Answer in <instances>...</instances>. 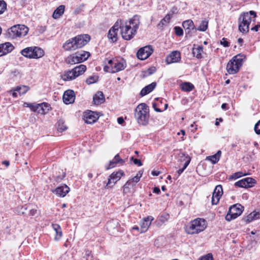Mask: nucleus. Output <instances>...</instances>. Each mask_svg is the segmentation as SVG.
I'll return each instance as SVG.
<instances>
[{
    "label": "nucleus",
    "instance_id": "nucleus-1",
    "mask_svg": "<svg viewBox=\"0 0 260 260\" xmlns=\"http://www.w3.org/2000/svg\"><path fill=\"white\" fill-rule=\"evenodd\" d=\"M140 24V16L135 15L128 22L119 26L122 38L125 40H131L136 35Z\"/></svg>",
    "mask_w": 260,
    "mask_h": 260
},
{
    "label": "nucleus",
    "instance_id": "nucleus-2",
    "mask_svg": "<svg viewBox=\"0 0 260 260\" xmlns=\"http://www.w3.org/2000/svg\"><path fill=\"white\" fill-rule=\"evenodd\" d=\"M89 35H80L68 40L63 45L62 48L66 51H74L86 45L90 40Z\"/></svg>",
    "mask_w": 260,
    "mask_h": 260
},
{
    "label": "nucleus",
    "instance_id": "nucleus-3",
    "mask_svg": "<svg viewBox=\"0 0 260 260\" xmlns=\"http://www.w3.org/2000/svg\"><path fill=\"white\" fill-rule=\"evenodd\" d=\"M256 16V13L254 11L242 13L238 18L239 30L243 34L248 33L251 21H255L252 18L255 19Z\"/></svg>",
    "mask_w": 260,
    "mask_h": 260
},
{
    "label": "nucleus",
    "instance_id": "nucleus-4",
    "mask_svg": "<svg viewBox=\"0 0 260 260\" xmlns=\"http://www.w3.org/2000/svg\"><path fill=\"white\" fill-rule=\"evenodd\" d=\"M149 107L145 103L140 104L136 107L135 110V117L139 124H147L149 119Z\"/></svg>",
    "mask_w": 260,
    "mask_h": 260
},
{
    "label": "nucleus",
    "instance_id": "nucleus-5",
    "mask_svg": "<svg viewBox=\"0 0 260 260\" xmlns=\"http://www.w3.org/2000/svg\"><path fill=\"white\" fill-rule=\"evenodd\" d=\"M206 227V221L203 218H197L186 226L185 231L189 234H198L203 231Z\"/></svg>",
    "mask_w": 260,
    "mask_h": 260
},
{
    "label": "nucleus",
    "instance_id": "nucleus-6",
    "mask_svg": "<svg viewBox=\"0 0 260 260\" xmlns=\"http://www.w3.org/2000/svg\"><path fill=\"white\" fill-rule=\"evenodd\" d=\"M90 55V54L89 52L80 50L69 55L67 58L66 61L67 63L71 64L81 63L86 60Z\"/></svg>",
    "mask_w": 260,
    "mask_h": 260
},
{
    "label": "nucleus",
    "instance_id": "nucleus-7",
    "mask_svg": "<svg viewBox=\"0 0 260 260\" xmlns=\"http://www.w3.org/2000/svg\"><path fill=\"white\" fill-rule=\"evenodd\" d=\"M108 63V64L104 68V71L107 72L116 73L124 70L125 68V65L123 62H120L117 60L110 59Z\"/></svg>",
    "mask_w": 260,
    "mask_h": 260
},
{
    "label": "nucleus",
    "instance_id": "nucleus-8",
    "mask_svg": "<svg viewBox=\"0 0 260 260\" xmlns=\"http://www.w3.org/2000/svg\"><path fill=\"white\" fill-rule=\"evenodd\" d=\"M243 208L244 207L240 204H237L233 205L230 208L229 212L225 216V219L230 221L236 218L242 214Z\"/></svg>",
    "mask_w": 260,
    "mask_h": 260
},
{
    "label": "nucleus",
    "instance_id": "nucleus-9",
    "mask_svg": "<svg viewBox=\"0 0 260 260\" xmlns=\"http://www.w3.org/2000/svg\"><path fill=\"white\" fill-rule=\"evenodd\" d=\"M124 175L123 171L119 170L118 172H114L112 173L108 178V181L106 184V187L108 188L112 187L120 179L121 177Z\"/></svg>",
    "mask_w": 260,
    "mask_h": 260
},
{
    "label": "nucleus",
    "instance_id": "nucleus-10",
    "mask_svg": "<svg viewBox=\"0 0 260 260\" xmlns=\"http://www.w3.org/2000/svg\"><path fill=\"white\" fill-rule=\"evenodd\" d=\"M153 49L151 46H146L141 48L137 53V57L141 60H145L148 58L153 53Z\"/></svg>",
    "mask_w": 260,
    "mask_h": 260
},
{
    "label": "nucleus",
    "instance_id": "nucleus-11",
    "mask_svg": "<svg viewBox=\"0 0 260 260\" xmlns=\"http://www.w3.org/2000/svg\"><path fill=\"white\" fill-rule=\"evenodd\" d=\"M182 26L184 29L186 37H190L192 36V33L197 30L193 22L188 19L183 22Z\"/></svg>",
    "mask_w": 260,
    "mask_h": 260
},
{
    "label": "nucleus",
    "instance_id": "nucleus-12",
    "mask_svg": "<svg viewBox=\"0 0 260 260\" xmlns=\"http://www.w3.org/2000/svg\"><path fill=\"white\" fill-rule=\"evenodd\" d=\"M256 183V181L252 178L247 177L241 179L235 183V186L239 187H252Z\"/></svg>",
    "mask_w": 260,
    "mask_h": 260
},
{
    "label": "nucleus",
    "instance_id": "nucleus-13",
    "mask_svg": "<svg viewBox=\"0 0 260 260\" xmlns=\"http://www.w3.org/2000/svg\"><path fill=\"white\" fill-rule=\"evenodd\" d=\"M119 26L117 23L109 29L108 33V38L111 42L115 43L118 40V32Z\"/></svg>",
    "mask_w": 260,
    "mask_h": 260
},
{
    "label": "nucleus",
    "instance_id": "nucleus-14",
    "mask_svg": "<svg viewBox=\"0 0 260 260\" xmlns=\"http://www.w3.org/2000/svg\"><path fill=\"white\" fill-rule=\"evenodd\" d=\"M180 60L181 54L178 51H172L166 58V62L167 64L178 62Z\"/></svg>",
    "mask_w": 260,
    "mask_h": 260
},
{
    "label": "nucleus",
    "instance_id": "nucleus-15",
    "mask_svg": "<svg viewBox=\"0 0 260 260\" xmlns=\"http://www.w3.org/2000/svg\"><path fill=\"white\" fill-rule=\"evenodd\" d=\"M240 64L235 62L234 60L231 59L226 65V71L230 74H235L238 73L240 68Z\"/></svg>",
    "mask_w": 260,
    "mask_h": 260
},
{
    "label": "nucleus",
    "instance_id": "nucleus-16",
    "mask_svg": "<svg viewBox=\"0 0 260 260\" xmlns=\"http://www.w3.org/2000/svg\"><path fill=\"white\" fill-rule=\"evenodd\" d=\"M222 194V188L221 185H217L212 193V203L213 205H217L218 204Z\"/></svg>",
    "mask_w": 260,
    "mask_h": 260
},
{
    "label": "nucleus",
    "instance_id": "nucleus-17",
    "mask_svg": "<svg viewBox=\"0 0 260 260\" xmlns=\"http://www.w3.org/2000/svg\"><path fill=\"white\" fill-rule=\"evenodd\" d=\"M63 101L66 104L73 103L75 99V92L72 90H66L63 95Z\"/></svg>",
    "mask_w": 260,
    "mask_h": 260
},
{
    "label": "nucleus",
    "instance_id": "nucleus-18",
    "mask_svg": "<svg viewBox=\"0 0 260 260\" xmlns=\"http://www.w3.org/2000/svg\"><path fill=\"white\" fill-rule=\"evenodd\" d=\"M14 49V46L10 42L0 44V56L11 52Z\"/></svg>",
    "mask_w": 260,
    "mask_h": 260
},
{
    "label": "nucleus",
    "instance_id": "nucleus-19",
    "mask_svg": "<svg viewBox=\"0 0 260 260\" xmlns=\"http://www.w3.org/2000/svg\"><path fill=\"white\" fill-rule=\"evenodd\" d=\"M203 49L204 47L203 46L194 44L192 48V53L193 56L199 59L203 58V54L204 53Z\"/></svg>",
    "mask_w": 260,
    "mask_h": 260
},
{
    "label": "nucleus",
    "instance_id": "nucleus-20",
    "mask_svg": "<svg viewBox=\"0 0 260 260\" xmlns=\"http://www.w3.org/2000/svg\"><path fill=\"white\" fill-rule=\"evenodd\" d=\"M51 109L50 105L46 103H42L37 104L36 112L41 114H45L48 113Z\"/></svg>",
    "mask_w": 260,
    "mask_h": 260
},
{
    "label": "nucleus",
    "instance_id": "nucleus-21",
    "mask_svg": "<svg viewBox=\"0 0 260 260\" xmlns=\"http://www.w3.org/2000/svg\"><path fill=\"white\" fill-rule=\"evenodd\" d=\"M69 187L67 185H64L63 186L57 187L53 192H55L59 197H64L66 196L67 193L69 192Z\"/></svg>",
    "mask_w": 260,
    "mask_h": 260
},
{
    "label": "nucleus",
    "instance_id": "nucleus-22",
    "mask_svg": "<svg viewBox=\"0 0 260 260\" xmlns=\"http://www.w3.org/2000/svg\"><path fill=\"white\" fill-rule=\"evenodd\" d=\"M105 101V96L103 92L99 91L93 97V102L95 105H100Z\"/></svg>",
    "mask_w": 260,
    "mask_h": 260
},
{
    "label": "nucleus",
    "instance_id": "nucleus-23",
    "mask_svg": "<svg viewBox=\"0 0 260 260\" xmlns=\"http://www.w3.org/2000/svg\"><path fill=\"white\" fill-rule=\"evenodd\" d=\"M156 86V82H154L144 87L140 92L142 96H144L153 90Z\"/></svg>",
    "mask_w": 260,
    "mask_h": 260
},
{
    "label": "nucleus",
    "instance_id": "nucleus-24",
    "mask_svg": "<svg viewBox=\"0 0 260 260\" xmlns=\"http://www.w3.org/2000/svg\"><path fill=\"white\" fill-rule=\"evenodd\" d=\"M21 29L19 28V25H14L12 26L9 29V34L11 36L12 38H15L17 37L21 36Z\"/></svg>",
    "mask_w": 260,
    "mask_h": 260
},
{
    "label": "nucleus",
    "instance_id": "nucleus-25",
    "mask_svg": "<svg viewBox=\"0 0 260 260\" xmlns=\"http://www.w3.org/2000/svg\"><path fill=\"white\" fill-rule=\"evenodd\" d=\"M153 219L152 216H148L145 218L143 222L141 224L140 233L145 232L151 224V221Z\"/></svg>",
    "mask_w": 260,
    "mask_h": 260
},
{
    "label": "nucleus",
    "instance_id": "nucleus-26",
    "mask_svg": "<svg viewBox=\"0 0 260 260\" xmlns=\"http://www.w3.org/2000/svg\"><path fill=\"white\" fill-rule=\"evenodd\" d=\"M52 228L56 232V235L54 237V240L56 241L59 240L62 236V232L60 226L56 223H53L52 224Z\"/></svg>",
    "mask_w": 260,
    "mask_h": 260
},
{
    "label": "nucleus",
    "instance_id": "nucleus-27",
    "mask_svg": "<svg viewBox=\"0 0 260 260\" xmlns=\"http://www.w3.org/2000/svg\"><path fill=\"white\" fill-rule=\"evenodd\" d=\"M72 70L76 78L79 76L82 75L85 72L86 70V67L84 64H80Z\"/></svg>",
    "mask_w": 260,
    "mask_h": 260
},
{
    "label": "nucleus",
    "instance_id": "nucleus-28",
    "mask_svg": "<svg viewBox=\"0 0 260 260\" xmlns=\"http://www.w3.org/2000/svg\"><path fill=\"white\" fill-rule=\"evenodd\" d=\"M65 7L64 5L59 6L53 12L52 17L54 19H58L62 15L64 12Z\"/></svg>",
    "mask_w": 260,
    "mask_h": 260
},
{
    "label": "nucleus",
    "instance_id": "nucleus-29",
    "mask_svg": "<svg viewBox=\"0 0 260 260\" xmlns=\"http://www.w3.org/2000/svg\"><path fill=\"white\" fill-rule=\"evenodd\" d=\"M34 51L32 52V58H39L44 55V51L41 48L38 47H33Z\"/></svg>",
    "mask_w": 260,
    "mask_h": 260
},
{
    "label": "nucleus",
    "instance_id": "nucleus-30",
    "mask_svg": "<svg viewBox=\"0 0 260 260\" xmlns=\"http://www.w3.org/2000/svg\"><path fill=\"white\" fill-rule=\"evenodd\" d=\"M61 78L64 81H70L75 79L76 78V76H75L73 70H72L65 72L63 75H62Z\"/></svg>",
    "mask_w": 260,
    "mask_h": 260
},
{
    "label": "nucleus",
    "instance_id": "nucleus-31",
    "mask_svg": "<svg viewBox=\"0 0 260 260\" xmlns=\"http://www.w3.org/2000/svg\"><path fill=\"white\" fill-rule=\"evenodd\" d=\"M194 88V85L192 83L188 82H184L180 85L181 89L184 91L190 92L192 91Z\"/></svg>",
    "mask_w": 260,
    "mask_h": 260
},
{
    "label": "nucleus",
    "instance_id": "nucleus-32",
    "mask_svg": "<svg viewBox=\"0 0 260 260\" xmlns=\"http://www.w3.org/2000/svg\"><path fill=\"white\" fill-rule=\"evenodd\" d=\"M221 152L220 150H218L216 154L214 155L207 156L206 157L207 160H209L212 162L213 164H215L217 163L219 161L220 157L221 156Z\"/></svg>",
    "mask_w": 260,
    "mask_h": 260
},
{
    "label": "nucleus",
    "instance_id": "nucleus-33",
    "mask_svg": "<svg viewBox=\"0 0 260 260\" xmlns=\"http://www.w3.org/2000/svg\"><path fill=\"white\" fill-rule=\"evenodd\" d=\"M34 51L33 47H29L22 49L21 51V53L24 57L32 58V52H33Z\"/></svg>",
    "mask_w": 260,
    "mask_h": 260
},
{
    "label": "nucleus",
    "instance_id": "nucleus-34",
    "mask_svg": "<svg viewBox=\"0 0 260 260\" xmlns=\"http://www.w3.org/2000/svg\"><path fill=\"white\" fill-rule=\"evenodd\" d=\"M66 174L63 170H59L58 172H56V174L54 175L53 177L55 181L59 182L61 181L65 177Z\"/></svg>",
    "mask_w": 260,
    "mask_h": 260
},
{
    "label": "nucleus",
    "instance_id": "nucleus-35",
    "mask_svg": "<svg viewBox=\"0 0 260 260\" xmlns=\"http://www.w3.org/2000/svg\"><path fill=\"white\" fill-rule=\"evenodd\" d=\"M94 113L93 112H91V113H89L86 117L85 122L88 124H91L96 121L98 119V117L93 115Z\"/></svg>",
    "mask_w": 260,
    "mask_h": 260
},
{
    "label": "nucleus",
    "instance_id": "nucleus-36",
    "mask_svg": "<svg viewBox=\"0 0 260 260\" xmlns=\"http://www.w3.org/2000/svg\"><path fill=\"white\" fill-rule=\"evenodd\" d=\"M29 89V87L27 86L22 85L16 87L15 91L19 93L20 94H24Z\"/></svg>",
    "mask_w": 260,
    "mask_h": 260
},
{
    "label": "nucleus",
    "instance_id": "nucleus-37",
    "mask_svg": "<svg viewBox=\"0 0 260 260\" xmlns=\"http://www.w3.org/2000/svg\"><path fill=\"white\" fill-rule=\"evenodd\" d=\"M208 21L206 20H203L201 21L200 25L197 28V30H199L202 31H205L208 28Z\"/></svg>",
    "mask_w": 260,
    "mask_h": 260
},
{
    "label": "nucleus",
    "instance_id": "nucleus-38",
    "mask_svg": "<svg viewBox=\"0 0 260 260\" xmlns=\"http://www.w3.org/2000/svg\"><path fill=\"white\" fill-rule=\"evenodd\" d=\"M67 127L64 125V122L62 120H59L57 124V131L60 133L67 129Z\"/></svg>",
    "mask_w": 260,
    "mask_h": 260
},
{
    "label": "nucleus",
    "instance_id": "nucleus-39",
    "mask_svg": "<svg viewBox=\"0 0 260 260\" xmlns=\"http://www.w3.org/2000/svg\"><path fill=\"white\" fill-rule=\"evenodd\" d=\"M118 224V222L117 221L113 220L107 222V228L108 230L110 231L112 229H114Z\"/></svg>",
    "mask_w": 260,
    "mask_h": 260
},
{
    "label": "nucleus",
    "instance_id": "nucleus-40",
    "mask_svg": "<svg viewBox=\"0 0 260 260\" xmlns=\"http://www.w3.org/2000/svg\"><path fill=\"white\" fill-rule=\"evenodd\" d=\"M98 81V77L95 76H91L89 77L86 80L87 84H91L96 82Z\"/></svg>",
    "mask_w": 260,
    "mask_h": 260
},
{
    "label": "nucleus",
    "instance_id": "nucleus-41",
    "mask_svg": "<svg viewBox=\"0 0 260 260\" xmlns=\"http://www.w3.org/2000/svg\"><path fill=\"white\" fill-rule=\"evenodd\" d=\"M245 175V174H243L242 172H238L236 173H234L232 175L230 176L229 177V180H232V179H237Z\"/></svg>",
    "mask_w": 260,
    "mask_h": 260
},
{
    "label": "nucleus",
    "instance_id": "nucleus-42",
    "mask_svg": "<svg viewBox=\"0 0 260 260\" xmlns=\"http://www.w3.org/2000/svg\"><path fill=\"white\" fill-rule=\"evenodd\" d=\"M243 55H241V54H238V55H236L234 56L232 59L234 60L235 61V62H237V63H239L240 64V67L242 65L243 62Z\"/></svg>",
    "mask_w": 260,
    "mask_h": 260
},
{
    "label": "nucleus",
    "instance_id": "nucleus-43",
    "mask_svg": "<svg viewBox=\"0 0 260 260\" xmlns=\"http://www.w3.org/2000/svg\"><path fill=\"white\" fill-rule=\"evenodd\" d=\"M156 71L155 67H151L145 72V76H150L154 73Z\"/></svg>",
    "mask_w": 260,
    "mask_h": 260
},
{
    "label": "nucleus",
    "instance_id": "nucleus-44",
    "mask_svg": "<svg viewBox=\"0 0 260 260\" xmlns=\"http://www.w3.org/2000/svg\"><path fill=\"white\" fill-rule=\"evenodd\" d=\"M7 8V4L3 1H0V14H3Z\"/></svg>",
    "mask_w": 260,
    "mask_h": 260
},
{
    "label": "nucleus",
    "instance_id": "nucleus-45",
    "mask_svg": "<svg viewBox=\"0 0 260 260\" xmlns=\"http://www.w3.org/2000/svg\"><path fill=\"white\" fill-rule=\"evenodd\" d=\"M169 216L168 214H164L161 215L158 219V222H160L161 223L166 222L169 218Z\"/></svg>",
    "mask_w": 260,
    "mask_h": 260
},
{
    "label": "nucleus",
    "instance_id": "nucleus-46",
    "mask_svg": "<svg viewBox=\"0 0 260 260\" xmlns=\"http://www.w3.org/2000/svg\"><path fill=\"white\" fill-rule=\"evenodd\" d=\"M19 25V28L21 29V36H25L27 34L28 30V27L23 25Z\"/></svg>",
    "mask_w": 260,
    "mask_h": 260
},
{
    "label": "nucleus",
    "instance_id": "nucleus-47",
    "mask_svg": "<svg viewBox=\"0 0 260 260\" xmlns=\"http://www.w3.org/2000/svg\"><path fill=\"white\" fill-rule=\"evenodd\" d=\"M175 34L178 36H182L183 35V29L179 26H175L174 27Z\"/></svg>",
    "mask_w": 260,
    "mask_h": 260
},
{
    "label": "nucleus",
    "instance_id": "nucleus-48",
    "mask_svg": "<svg viewBox=\"0 0 260 260\" xmlns=\"http://www.w3.org/2000/svg\"><path fill=\"white\" fill-rule=\"evenodd\" d=\"M85 257L86 260H93V256L91 254V251L89 250H85Z\"/></svg>",
    "mask_w": 260,
    "mask_h": 260
},
{
    "label": "nucleus",
    "instance_id": "nucleus-49",
    "mask_svg": "<svg viewBox=\"0 0 260 260\" xmlns=\"http://www.w3.org/2000/svg\"><path fill=\"white\" fill-rule=\"evenodd\" d=\"M198 260H213V258L211 253H208L201 257Z\"/></svg>",
    "mask_w": 260,
    "mask_h": 260
},
{
    "label": "nucleus",
    "instance_id": "nucleus-50",
    "mask_svg": "<svg viewBox=\"0 0 260 260\" xmlns=\"http://www.w3.org/2000/svg\"><path fill=\"white\" fill-rule=\"evenodd\" d=\"M113 159H114V161H116L117 164L122 165L125 162V160L120 158L119 154H117Z\"/></svg>",
    "mask_w": 260,
    "mask_h": 260
},
{
    "label": "nucleus",
    "instance_id": "nucleus-51",
    "mask_svg": "<svg viewBox=\"0 0 260 260\" xmlns=\"http://www.w3.org/2000/svg\"><path fill=\"white\" fill-rule=\"evenodd\" d=\"M254 215L251 212L247 216L246 218V221L247 223H249L253 221V220H255L254 217Z\"/></svg>",
    "mask_w": 260,
    "mask_h": 260
},
{
    "label": "nucleus",
    "instance_id": "nucleus-52",
    "mask_svg": "<svg viewBox=\"0 0 260 260\" xmlns=\"http://www.w3.org/2000/svg\"><path fill=\"white\" fill-rule=\"evenodd\" d=\"M117 164V162L116 161H114V159H113L112 160L110 161L108 166L106 167V170H109L115 167Z\"/></svg>",
    "mask_w": 260,
    "mask_h": 260
},
{
    "label": "nucleus",
    "instance_id": "nucleus-53",
    "mask_svg": "<svg viewBox=\"0 0 260 260\" xmlns=\"http://www.w3.org/2000/svg\"><path fill=\"white\" fill-rule=\"evenodd\" d=\"M254 131L256 134H260V120L255 124Z\"/></svg>",
    "mask_w": 260,
    "mask_h": 260
},
{
    "label": "nucleus",
    "instance_id": "nucleus-54",
    "mask_svg": "<svg viewBox=\"0 0 260 260\" xmlns=\"http://www.w3.org/2000/svg\"><path fill=\"white\" fill-rule=\"evenodd\" d=\"M130 160H133L134 163L138 166H141L142 165V163L140 159L134 158L133 156L130 158Z\"/></svg>",
    "mask_w": 260,
    "mask_h": 260
},
{
    "label": "nucleus",
    "instance_id": "nucleus-55",
    "mask_svg": "<svg viewBox=\"0 0 260 260\" xmlns=\"http://www.w3.org/2000/svg\"><path fill=\"white\" fill-rule=\"evenodd\" d=\"M220 44L225 47L229 46V42L227 41L226 39L224 38H222V40L220 41Z\"/></svg>",
    "mask_w": 260,
    "mask_h": 260
},
{
    "label": "nucleus",
    "instance_id": "nucleus-56",
    "mask_svg": "<svg viewBox=\"0 0 260 260\" xmlns=\"http://www.w3.org/2000/svg\"><path fill=\"white\" fill-rule=\"evenodd\" d=\"M260 28V22H258L254 26L251 28V30L254 31H257Z\"/></svg>",
    "mask_w": 260,
    "mask_h": 260
},
{
    "label": "nucleus",
    "instance_id": "nucleus-57",
    "mask_svg": "<svg viewBox=\"0 0 260 260\" xmlns=\"http://www.w3.org/2000/svg\"><path fill=\"white\" fill-rule=\"evenodd\" d=\"M127 185H130V186L133 187L136 185V184L134 182H133L132 179H129L125 183V186Z\"/></svg>",
    "mask_w": 260,
    "mask_h": 260
},
{
    "label": "nucleus",
    "instance_id": "nucleus-58",
    "mask_svg": "<svg viewBox=\"0 0 260 260\" xmlns=\"http://www.w3.org/2000/svg\"><path fill=\"white\" fill-rule=\"evenodd\" d=\"M252 213L254 215V217L255 218V219H257L260 218V212H252Z\"/></svg>",
    "mask_w": 260,
    "mask_h": 260
},
{
    "label": "nucleus",
    "instance_id": "nucleus-59",
    "mask_svg": "<svg viewBox=\"0 0 260 260\" xmlns=\"http://www.w3.org/2000/svg\"><path fill=\"white\" fill-rule=\"evenodd\" d=\"M37 210L36 209H32L29 210V214L31 216H34L35 215H36L37 214Z\"/></svg>",
    "mask_w": 260,
    "mask_h": 260
},
{
    "label": "nucleus",
    "instance_id": "nucleus-60",
    "mask_svg": "<svg viewBox=\"0 0 260 260\" xmlns=\"http://www.w3.org/2000/svg\"><path fill=\"white\" fill-rule=\"evenodd\" d=\"M156 105H157V104H156V103H153L152 104V106H153V108H154V110H155V111H156V112H161L162 111H161L160 109L157 108L156 107Z\"/></svg>",
    "mask_w": 260,
    "mask_h": 260
},
{
    "label": "nucleus",
    "instance_id": "nucleus-61",
    "mask_svg": "<svg viewBox=\"0 0 260 260\" xmlns=\"http://www.w3.org/2000/svg\"><path fill=\"white\" fill-rule=\"evenodd\" d=\"M153 192L156 194H159L160 192V189L158 187H155L153 188Z\"/></svg>",
    "mask_w": 260,
    "mask_h": 260
},
{
    "label": "nucleus",
    "instance_id": "nucleus-62",
    "mask_svg": "<svg viewBox=\"0 0 260 260\" xmlns=\"http://www.w3.org/2000/svg\"><path fill=\"white\" fill-rule=\"evenodd\" d=\"M166 22V21L165 20V19H162L160 22L158 23V26L159 27H162L165 24V23Z\"/></svg>",
    "mask_w": 260,
    "mask_h": 260
},
{
    "label": "nucleus",
    "instance_id": "nucleus-63",
    "mask_svg": "<svg viewBox=\"0 0 260 260\" xmlns=\"http://www.w3.org/2000/svg\"><path fill=\"white\" fill-rule=\"evenodd\" d=\"M124 119L122 117H119L117 118V122L120 124H122L123 123H124Z\"/></svg>",
    "mask_w": 260,
    "mask_h": 260
},
{
    "label": "nucleus",
    "instance_id": "nucleus-64",
    "mask_svg": "<svg viewBox=\"0 0 260 260\" xmlns=\"http://www.w3.org/2000/svg\"><path fill=\"white\" fill-rule=\"evenodd\" d=\"M132 179L133 181V182L135 183L136 184L140 181V178H139V177L136 176L133 177Z\"/></svg>",
    "mask_w": 260,
    "mask_h": 260
}]
</instances>
